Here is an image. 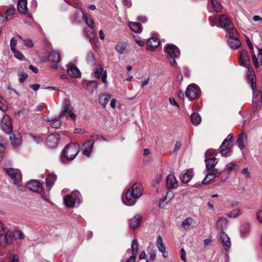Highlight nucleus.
Wrapping results in <instances>:
<instances>
[{
  "label": "nucleus",
  "instance_id": "1",
  "mask_svg": "<svg viewBox=\"0 0 262 262\" xmlns=\"http://www.w3.org/2000/svg\"><path fill=\"white\" fill-rule=\"evenodd\" d=\"M143 192V187L140 183H135L132 187L128 189L125 196L122 197V201L124 204L132 206L136 203V200L140 197Z\"/></svg>",
  "mask_w": 262,
  "mask_h": 262
},
{
  "label": "nucleus",
  "instance_id": "2",
  "mask_svg": "<svg viewBox=\"0 0 262 262\" xmlns=\"http://www.w3.org/2000/svg\"><path fill=\"white\" fill-rule=\"evenodd\" d=\"M1 128L7 134H10L9 139L11 141L12 144L13 146H17L21 143V140L18 137L14 141L13 138L15 139L14 134H12L13 127L12 124L11 120L8 115H5L2 119L1 123Z\"/></svg>",
  "mask_w": 262,
  "mask_h": 262
},
{
  "label": "nucleus",
  "instance_id": "3",
  "mask_svg": "<svg viewBox=\"0 0 262 262\" xmlns=\"http://www.w3.org/2000/svg\"><path fill=\"white\" fill-rule=\"evenodd\" d=\"M80 146L76 143L68 144L63 149L61 161L65 162L64 160H72L79 152Z\"/></svg>",
  "mask_w": 262,
  "mask_h": 262
},
{
  "label": "nucleus",
  "instance_id": "4",
  "mask_svg": "<svg viewBox=\"0 0 262 262\" xmlns=\"http://www.w3.org/2000/svg\"><path fill=\"white\" fill-rule=\"evenodd\" d=\"M165 52L167 54V58L171 65L176 67L177 63L176 59L179 58L180 55L179 49L174 45L168 44L165 48Z\"/></svg>",
  "mask_w": 262,
  "mask_h": 262
},
{
  "label": "nucleus",
  "instance_id": "5",
  "mask_svg": "<svg viewBox=\"0 0 262 262\" xmlns=\"http://www.w3.org/2000/svg\"><path fill=\"white\" fill-rule=\"evenodd\" d=\"M238 36V33L236 29H231L229 32L228 42L229 46L233 49H237L241 46Z\"/></svg>",
  "mask_w": 262,
  "mask_h": 262
},
{
  "label": "nucleus",
  "instance_id": "6",
  "mask_svg": "<svg viewBox=\"0 0 262 262\" xmlns=\"http://www.w3.org/2000/svg\"><path fill=\"white\" fill-rule=\"evenodd\" d=\"M253 92L252 106L254 111H258L262 105V92L258 91L256 86L251 88Z\"/></svg>",
  "mask_w": 262,
  "mask_h": 262
},
{
  "label": "nucleus",
  "instance_id": "7",
  "mask_svg": "<svg viewBox=\"0 0 262 262\" xmlns=\"http://www.w3.org/2000/svg\"><path fill=\"white\" fill-rule=\"evenodd\" d=\"M200 95L199 88L195 84H190L186 91V97L190 100L196 99Z\"/></svg>",
  "mask_w": 262,
  "mask_h": 262
},
{
  "label": "nucleus",
  "instance_id": "8",
  "mask_svg": "<svg viewBox=\"0 0 262 262\" xmlns=\"http://www.w3.org/2000/svg\"><path fill=\"white\" fill-rule=\"evenodd\" d=\"M219 22L221 27L224 28L227 30L228 32H230L231 29H235L233 27L231 19L226 14H222L220 16Z\"/></svg>",
  "mask_w": 262,
  "mask_h": 262
},
{
  "label": "nucleus",
  "instance_id": "9",
  "mask_svg": "<svg viewBox=\"0 0 262 262\" xmlns=\"http://www.w3.org/2000/svg\"><path fill=\"white\" fill-rule=\"evenodd\" d=\"M26 187L31 191L35 193H41L42 191L41 184L37 180H31L26 185Z\"/></svg>",
  "mask_w": 262,
  "mask_h": 262
},
{
  "label": "nucleus",
  "instance_id": "10",
  "mask_svg": "<svg viewBox=\"0 0 262 262\" xmlns=\"http://www.w3.org/2000/svg\"><path fill=\"white\" fill-rule=\"evenodd\" d=\"M77 202H79V199L73 193L66 195L63 199L64 204L68 208L74 207Z\"/></svg>",
  "mask_w": 262,
  "mask_h": 262
},
{
  "label": "nucleus",
  "instance_id": "11",
  "mask_svg": "<svg viewBox=\"0 0 262 262\" xmlns=\"http://www.w3.org/2000/svg\"><path fill=\"white\" fill-rule=\"evenodd\" d=\"M59 136L58 134L49 135L46 140V144L49 148H55L58 143Z\"/></svg>",
  "mask_w": 262,
  "mask_h": 262
},
{
  "label": "nucleus",
  "instance_id": "12",
  "mask_svg": "<svg viewBox=\"0 0 262 262\" xmlns=\"http://www.w3.org/2000/svg\"><path fill=\"white\" fill-rule=\"evenodd\" d=\"M6 172L14 182H20L21 180V173L19 169L9 168L6 170Z\"/></svg>",
  "mask_w": 262,
  "mask_h": 262
},
{
  "label": "nucleus",
  "instance_id": "13",
  "mask_svg": "<svg viewBox=\"0 0 262 262\" xmlns=\"http://www.w3.org/2000/svg\"><path fill=\"white\" fill-rule=\"evenodd\" d=\"M233 143H225L224 144V141L222 145L220 146V153L223 157H227L231 155V147L233 145Z\"/></svg>",
  "mask_w": 262,
  "mask_h": 262
},
{
  "label": "nucleus",
  "instance_id": "14",
  "mask_svg": "<svg viewBox=\"0 0 262 262\" xmlns=\"http://www.w3.org/2000/svg\"><path fill=\"white\" fill-rule=\"evenodd\" d=\"M160 44V41L158 38L152 37L146 41L147 50L153 51L159 47Z\"/></svg>",
  "mask_w": 262,
  "mask_h": 262
},
{
  "label": "nucleus",
  "instance_id": "15",
  "mask_svg": "<svg viewBox=\"0 0 262 262\" xmlns=\"http://www.w3.org/2000/svg\"><path fill=\"white\" fill-rule=\"evenodd\" d=\"M238 61L241 66L244 67H248L250 63L249 56L246 50H242L240 53Z\"/></svg>",
  "mask_w": 262,
  "mask_h": 262
},
{
  "label": "nucleus",
  "instance_id": "16",
  "mask_svg": "<svg viewBox=\"0 0 262 262\" xmlns=\"http://www.w3.org/2000/svg\"><path fill=\"white\" fill-rule=\"evenodd\" d=\"M94 142L93 140L90 139L85 142L82 146V154L84 155L89 156L92 151Z\"/></svg>",
  "mask_w": 262,
  "mask_h": 262
},
{
  "label": "nucleus",
  "instance_id": "17",
  "mask_svg": "<svg viewBox=\"0 0 262 262\" xmlns=\"http://www.w3.org/2000/svg\"><path fill=\"white\" fill-rule=\"evenodd\" d=\"M247 141V136L245 133L242 131L241 133L237 138L236 144L240 149H243L245 148Z\"/></svg>",
  "mask_w": 262,
  "mask_h": 262
},
{
  "label": "nucleus",
  "instance_id": "18",
  "mask_svg": "<svg viewBox=\"0 0 262 262\" xmlns=\"http://www.w3.org/2000/svg\"><path fill=\"white\" fill-rule=\"evenodd\" d=\"M178 186V182L173 174H169L166 178V187L168 189H173Z\"/></svg>",
  "mask_w": 262,
  "mask_h": 262
},
{
  "label": "nucleus",
  "instance_id": "19",
  "mask_svg": "<svg viewBox=\"0 0 262 262\" xmlns=\"http://www.w3.org/2000/svg\"><path fill=\"white\" fill-rule=\"evenodd\" d=\"M220 239L225 250L228 251L231 246V242L227 234L224 231H222Z\"/></svg>",
  "mask_w": 262,
  "mask_h": 262
},
{
  "label": "nucleus",
  "instance_id": "20",
  "mask_svg": "<svg viewBox=\"0 0 262 262\" xmlns=\"http://www.w3.org/2000/svg\"><path fill=\"white\" fill-rule=\"evenodd\" d=\"M247 80L250 83L251 87L256 86V76L253 68L248 67Z\"/></svg>",
  "mask_w": 262,
  "mask_h": 262
},
{
  "label": "nucleus",
  "instance_id": "21",
  "mask_svg": "<svg viewBox=\"0 0 262 262\" xmlns=\"http://www.w3.org/2000/svg\"><path fill=\"white\" fill-rule=\"evenodd\" d=\"M142 217L139 215H136L133 218L130 220L129 227L132 229H136L138 228L141 224Z\"/></svg>",
  "mask_w": 262,
  "mask_h": 262
},
{
  "label": "nucleus",
  "instance_id": "22",
  "mask_svg": "<svg viewBox=\"0 0 262 262\" xmlns=\"http://www.w3.org/2000/svg\"><path fill=\"white\" fill-rule=\"evenodd\" d=\"M193 173L192 170L188 169L180 176V180L183 183H188L192 178Z\"/></svg>",
  "mask_w": 262,
  "mask_h": 262
},
{
  "label": "nucleus",
  "instance_id": "23",
  "mask_svg": "<svg viewBox=\"0 0 262 262\" xmlns=\"http://www.w3.org/2000/svg\"><path fill=\"white\" fill-rule=\"evenodd\" d=\"M17 8L19 13H26L28 11L27 1L19 0L17 3Z\"/></svg>",
  "mask_w": 262,
  "mask_h": 262
},
{
  "label": "nucleus",
  "instance_id": "24",
  "mask_svg": "<svg viewBox=\"0 0 262 262\" xmlns=\"http://www.w3.org/2000/svg\"><path fill=\"white\" fill-rule=\"evenodd\" d=\"M60 59V54L58 51L52 50L48 55V60L54 63H57Z\"/></svg>",
  "mask_w": 262,
  "mask_h": 262
},
{
  "label": "nucleus",
  "instance_id": "25",
  "mask_svg": "<svg viewBox=\"0 0 262 262\" xmlns=\"http://www.w3.org/2000/svg\"><path fill=\"white\" fill-rule=\"evenodd\" d=\"M68 74L72 77H78L80 72L78 68L74 65H71L68 70Z\"/></svg>",
  "mask_w": 262,
  "mask_h": 262
},
{
  "label": "nucleus",
  "instance_id": "26",
  "mask_svg": "<svg viewBox=\"0 0 262 262\" xmlns=\"http://www.w3.org/2000/svg\"><path fill=\"white\" fill-rule=\"evenodd\" d=\"M57 179V176L54 173H49L48 174L46 179V183L47 187L50 189L52 186L54 184V182Z\"/></svg>",
  "mask_w": 262,
  "mask_h": 262
},
{
  "label": "nucleus",
  "instance_id": "27",
  "mask_svg": "<svg viewBox=\"0 0 262 262\" xmlns=\"http://www.w3.org/2000/svg\"><path fill=\"white\" fill-rule=\"evenodd\" d=\"M206 169L208 170L213 169L216 164L217 163V159L215 157L211 158L209 159H206L205 160Z\"/></svg>",
  "mask_w": 262,
  "mask_h": 262
},
{
  "label": "nucleus",
  "instance_id": "28",
  "mask_svg": "<svg viewBox=\"0 0 262 262\" xmlns=\"http://www.w3.org/2000/svg\"><path fill=\"white\" fill-rule=\"evenodd\" d=\"M110 97L111 95L106 93L100 95L99 97V102L100 104L103 107H105L106 105L108 103Z\"/></svg>",
  "mask_w": 262,
  "mask_h": 262
},
{
  "label": "nucleus",
  "instance_id": "29",
  "mask_svg": "<svg viewBox=\"0 0 262 262\" xmlns=\"http://www.w3.org/2000/svg\"><path fill=\"white\" fill-rule=\"evenodd\" d=\"M228 223V221L227 219L220 217L216 223V226L221 230V232L224 231L223 229L227 228Z\"/></svg>",
  "mask_w": 262,
  "mask_h": 262
},
{
  "label": "nucleus",
  "instance_id": "30",
  "mask_svg": "<svg viewBox=\"0 0 262 262\" xmlns=\"http://www.w3.org/2000/svg\"><path fill=\"white\" fill-rule=\"evenodd\" d=\"M70 106V101L68 99H65L63 110L61 112L59 115V118H61L65 115H67L69 111Z\"/></svg>",
  "mask_w": 262,
  "mask_h": 262
},
{
  "label": "nucleus",
  "instance_id": "31",
  "mask_svg": "<svg viewBox=\"0 0 262 262\" xmlns=\"http://www.w3.org/2000/svg\"><path fill=\"white\" fill-rule=\"evenodd\" d=\"M130 29L136 33H139L142 31L141 25L138 22H130L128 24Z\"/></svg>",
  "mask_w": 262,
  "mask_h": 262
},
{
  "label": "nucleus",
  "instance_id": "32",
  "mask_svg": "<svg viewBox=\"0 0 262 262\" xmlns=\"http://www.w3.org/2000/svg\"><path fill=\"white\" fill-rule=\"evenodd\" d=\"M215 173L208 172L206 175L205 178L202 181V184L203 185H208L211 182L214 181L215 178Z\"/></svg>",
  "mask_w": 262,
  "mask_h": 262
},
{
  "label": "nucleus",
  "instance_id": "33",
  "mask_svg": "<svg viewBox=\"0 0 262 262\" xmlns=\"http://www.w3.org/2000/svg\"><path fill=\"white\" fill-rule=\"evenodd\" d=\"M116 51L120 54L127 53L126 44L125 42H119L116 47Z\"/></svg>",
  "mask_w": 262,
  "mask_h": 262
},
{
  "label": "nucleus",
  "instance_id": "34",
  "mask_svg": "<svg viewBox=\"0 0 262 262\" xmlns=\"http://www.w3.org/2000/svg\"><path fill=\"white\" fill-rule=\"evenodd\" d=\"M191 122L194 125H199L201 121V116L198 113H193L191 114Z\"/></svg>",
  "mask_w": 262,
  "mask_h": 262
},
{
  "label": "nucleus",
  "instance_id": "35",
  "mask_svg": "<svg viewBox=\"0 0 262 262\" xmlns=\"http://www.w3.org/2000/svg\"><path fill=\"white\" fill-rule=\"evenodd\" d=\"M249 232V224H245L240 227V234L241 236L245 237L247 235Z\"/></svg>",
  "mask_w": 262,
  "mask_h": 262
},
{
  "label": "nucleus",
  "instance_id": "36",
  "mask_svg": "<svg viewBox=\"0 0 262 262\" xmlns=\"http://www.w3.org/2000/svg\"><path fill=\"white\" fill-rule=\"evenodd\" d=\"M156 245L160 252H162V251H164L165 250V246L163 244V239L160 235H159L157 236L156 240Z\"/></svg>",
  "mask_w": 262,
  "mask_h": 262
},
{
  "label": "nucleus",
  "instance_id": "37",
  "mask_svg": "<svg viewBox=\"0 0 262 262\" xmlns=\"http://www.w3.org/2000/svg\"><path fill=\"white\" fill-rule=\"evenodd\" d=\"M5 242L7 244H11L12 243L13 237V233L11 231H7L4 233Z\"/></svg>",
  "mask_w": 262,
  "mask_h": 262
},
{
  "label": "nucleus",
  "instance_id": "38",
  "mask_svg": "<svg viewBox=\"0 0 262 262\" xmlns=\"http://www.w3.org/2000/svg\"><path fill=\"white\" fill-rule=\"evenodd\" d=\"M211 4L215 11L220 12L222 9V6L219 0H211Z\"/></svg>",
  "mask_w": 262,
  "mask_h": 262
},
{
  "label": "nucleus",
  "instance_id": "39",
  "mask_svg": "<svg viewBox=\"0 0 262 262\" xmlns=\"http://www.w3.org/2000/svg\"><path fill=\"white\" fill-rule=\"evenodd\" d=\"M138 241L136 239H133L132 243V256H135L136 257V255L138 252Z\"/></svg>",
  "mask_w": 262,
  "mask_h": 262
},
{
  "label": "nucleus",
  "instance_id": "40",
  "mask_svg": "<svg viewBox=\"0 0 262 262\" xmlns=\"http://www.w3.org/2000/svg\"><path fill=\"white\" fill-rule=\"evenodd\" d=\"M15 8H9L5 12V19L9 20L12 18V16L15 14Z\"/></svg>",
  "mask_w": 262,
  "mask_h": 262
},
{
  "label": "nucleus",
  "instance_id": "41",
  "mask_svg": "<svg viewBox=\"0 0 262 262\" xmlns=\"http://www.w3.org/2000/svg\"><path fill=\"white\" fill-rule=\"evenodd\" d=\"M13 237L14 238L16 239H23L24 238V234L23 232H21L19 230H16L15 231L14 233H13Z\"/></svg>",
  "mask_w": 262,
  "mask_h": 262
},
{
  "label": "nucleus",
  "instance_id": "42",
  "mask_svg": "<svg viewBox=\"0 0 262 262\" xmlns=\"http://www.w3.org/2000/svg\"><path fill=\"white\" fill-rule=\"evenodd\" d=\"M236 164L235 163H230L226 165V170L228 173H230L231 171L235 169Z\"/></svg>",
  "mask_w": 262,
  "mask_h": 262
},
{
  "label": "nucleus",
  "instance_id": "43",
  "mask_svg": "<svg viewBox=\"0 0 262 262\" xmlns=\"http://www.w3.org/2000/svg\"><path fill=\"white\" fill-rule=\"evenodd\" d=\"M239 213V210L238 209H235V210H233L232 211L229 212L227 214V216L230 218H235L238 215Z\"/></svg>",
  "mask_w": 262,
  "mask_h": 262
},
{
  "label": "nucleus",
  "instance_id": "44",
  "mask_svg": "<svg viewBox=\"0 0 262 262\" xmlns=\"http://www.w3.org/2000/svg\"><path fill=\"white\" fill-rule=\"evenodd\" d=\"M83 18L88 26L91 28H93L95 24L94 20L92 19H89L88 17L86 16H84Z\"/></svg>",
  "mask_w": 262,
  "mask_h": 262
},
{
  "label": "nucleus",
  "instance_id": "45",
  "mask_svg": "<svg viewBox=\"0 0 262 262\" xmlns=\"http://www.w3.org/2000/svg\"><path fill=\"white\" fill-rule=\"evenodd\" d=\"M17 40L14 37H12L10 40V49L12 51H14L16 49Z\"/></svg>",
  "mask_w": 262,
  "mask_h": 262
},
{
  "label": "nucleus",
  "instance_id": "46",
  "mask_svg": "<svg viewBox=\"0 0 262 262\" xmlns=\"http://www.w3.org/2000/svg\"><path fill=\"white\" fill-rule=\"evenodd\" d=\"M13 53L14 54V56L19 59V60H23L24 58V55L21 53L19 51L17 50L16 49L14 50V51H12Z\"/></svg>",
  "mask_w": 262,
  "mask_h": 262
},
{
  "label": "nucleus",
  "instance_id": "47",
  "mask_svg": "<svg viewBox=\"0 0 262 262\" xmlns=\"http://www.w3.org/2000/svg\"><path fill=\"white\" fill-rule=\"evenodd\" d=\"M234 139L233 135L231 134L228 135L227 138L224 140V144L225 143H233L232 142L234 141Z\"/></svg>",
  "mask_w": 262,
  "mask_h": 262
},
{
  "label": "nucleus",
  "instance_id": "48",
  "mask_svg": "<svg viewBox=\"0 0 262 262\" xmlns=\"http://www.w3.org/2000/svg\"><path fill=\"white\" fill-rule=\"evenodd\" d=\"M252 53V59L253 63L254 64V67L256 68H257L259 67V62L258 61V59L254 54V52H251Z\"/></svg>",
  "mask_w": 262,
  "mask_h": 262
},
{
  "label": "nucleus",
  "instance_id": "49",
  "mask_svg": "<svg viewBox=\"0 0 262 262\" xmlns=\"http://www.w3.org/2000/svg\"><path fill=\"white\" fill-rule=\"evenodd\" d=\"M103 69L102 67H100L97 69L95 72V77L97 78H100L103 74Z\"/></svg>",
  "mask_w": 262,
  "mask_h": 262
},
{
  "label": "nucleus",
  "instance_id": "50",
  "mask_svg": "<svg viewBox=\"0 0 262 262\" xmlns=\"http://www.w3.org/2000/svg\"><path fill=\"white\" fill-rule=\"evenodd\" d=\"M192 220L193 219L191 217H187L182 222V225L184 227L187 226H189L190 225Z\"/></svg>",
  "mask_w": 262,
  "mask_h": 262
},
{
  "label": "nucleus",
  "instance_id": "51",
  "mask_svg": "<svg viewBox=\"0 0 262 262\" xmlns=\"http://www.w3.org/2000/svg\"><path fill=\"white\" fill-rule=\"evenodd\" d=\"M25 46L28 48H32L34 46L33 41L31 39H26L23 40Z\"/></svg>",
  "mask_w": 262,
  "mask_h": 262
},
{
  "label": "nucleus",
  "instance_id": "52",
  "mask_svg": "<svg viewBox=\"0 0 262 262\" xmlns=\"http://www.w3.org/2000/svg\"><path fill=\"white\" fill-rule=\"evenodd\" d=\"M87 61L89 62H94L95 58L94 54L92 52H89L87 55Z\"/></svg>",
  "mask_w": 262,
  "mask_h": 262
},
{
  "label": "nucleus",
  "instance_id": "53",
  "mask_svg": "<svg viewBox=\"0 0 262 262\" xmlns=\"http://www.w3.org/2000/svg\"><path fill=\"white\" fill-rule=\"evenodd\" d=\"M174 196V193L172 191L169 190L166 194L165 200L170 201Z\"/></svg>",
  "mask_w": 262,
  "mask_h": 262
},
{
  "label": "nucleus",
  "instance_id": "54",
  "mask_svg": "<svg viewBox=\"0 0 262 262\" xmlns=\"http://www.w3.org/2000/svg\"><path fill=\"white\" fill-rule=\"evenodd\" d=\"M5 101L3 99V98L0 96V110L4 112L7 110V106L5 104V103L3 102Z\"/></svg>",
  "mask_w": 262,
  "mask_h": 262
},
{
  "label": "nucleus",
  "instance_id": "55",
  "mask_svg": "<svg viewBox=\"0 0 262 262\" xmlns=\"http://www.w3.org/2000/svg\"><path fill=\"white\" fill-rule=\"evenodd\" d=\"M257 219L259 223H262V206L259 208L256 214Z\"/></svg>",
  "mask_w": 262,
  "mask_h": 262
},
{
  "label": "nucleus",
  "instance_id": "56",
  "mask_svg": "<svg viewBox=\"0 0 262 262\" xmlns=\"http://www.w3.org/2000/svg\"><path fill=\"white\" fill-rule=\"evenodd\" d=\"M18 76H20L19 78V81L20 83L23 82L28 77V74L24 73H20L18 75Z\"/></svg>",
  "mask_w": 262,
  "mask_h": 262
},
{
  "label": "nucleus",
  "instance_id": "57",
  "mask_svg": "<svg viewBox=\"0 0 262 262\" xmlns=\"http://www.w3.org/2000/svg\"><path fill=\"white\" fill-rule=\"evenodd\" d=\"M61 124V121H60L59 120H57L52 123L51 126L53 128H59L60 127Z\"/></svg>",
  "mask_w": 262,
  "mask_h": 262
},
{
  "label": "nucleus",
  "instance_id": "58",
  "mask_svg": "<svg viewBox=\"0 0 262 262\" xmlns=\"http://www.w3.org/2000/svg\"><path fill=\"white\" fill-rule=\"evenodd\" d=\"M246 42L248 48H249L251 52H254V49L252 42L250 41V39L247 37L246 38Z\"/></svg>",
  "mask_w": 262,
  "mask_h": 262
},
{
  "label": "nucleus",
  "instance_id": "59",
  "mask_svg": "<svg viewBox=\"0 0 262 262\" xmlns=\"http://www.w3.org/2000/svg\"><path fill=\"white\" fill-rule=\"evenodd\" d=\"M149 258L150 261L155 260L156 258V252L155 251H150L149 253Z\"/></svg>",
  "mask_w": 262,
  "mask_h": 262
},
{
  "label": "nucleus",
  "instance_id": "60",
  "mask_svg": "<svg viewBox=\"0 0 262 262\" xmlns=\"http://www.w3.org/2000/svg\"><path fill=\"white\" fill-rule=\"evenodd\" d=\"M180 253L181 254V258L182 260L184 261H186V253L183 248H182L180 250Z\"/></svg>",
  "mask_w": 262,
  "mask_h": 262
},
{
  "label": "nucleus",
  "instance_id": "61",
  "mask_svg": "<svg viewBox=\"0 0 262 262\" xmlns=\"http://www.w3.org/2000/svg\"><path fill=\"white\" fill-rule=\"evenodd\" d=\"M4 150L5 147L2 144L0 143V161H1L3 159Z\"/></svg>",
  "mask_w": 262,
  "mask_h": 262
},
{
  "label": "nucleus",
  "instance_id": "62",
  "mask_svg": "<svg viewBox=\"0 0 262 262\" xmlns=\"http://www.w3.org/2000/svg\"><path fill=\"white\" fill-rule=\"evenodd\" d=\"M139 37H137V38H136L135 37V40L136 43H137L139 46L142 47L144 45V42L143 41L139 39Z\"/></svg>",
  "mask_w": 262,
  "mask_h": 262
},
{
  "label": "nucleus",
  "instance_id": "63",
  "mask_svg": "<svg viewBox=\"0 0 262 262\" xmlns=\"http://www.w3.org/2000/svg\"><path fill=\"white\" fill-rule=\"evenodd\" d=\"M170 104L172 105L176 106L178 108H179V104L175 101V100L173 98H170L169 99Z\"/></svg>",
  "mask_w": 262,
  "mask_h": 262
},
{
  "label": "nucleus",
  "instance_id": "64",
  "mask_svg": "<svg viewBox=\"0 0 262 262\" xmlns=\"http://www.w3.org/2000/svg\"><path fill=\"white\" fill-rule=\"evenodd\" d=\"M181 146V143L179 141H177L175 144V147L173 151L176 152L179 150L180 149Z\"/></svg>",
  "mask_w": 262,
  "mask_h": 262
}]
</instances>
